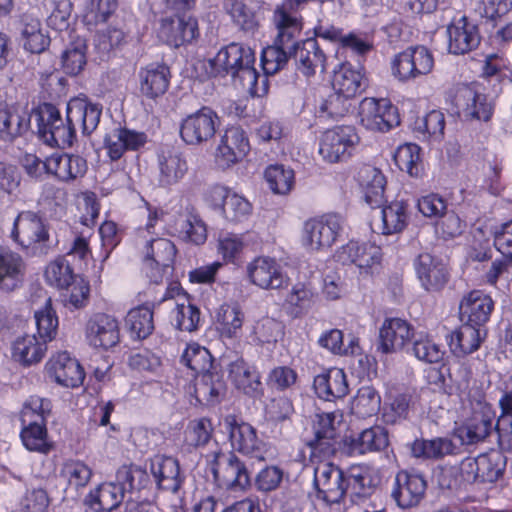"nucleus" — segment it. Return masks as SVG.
<instances>
[{
    "instance_id": "nucleus-18",
    "label": "nucleus",
    "mask_w": 512,
    "mask_h": 512,
    "mask_svg": "<svg viewBox=\"0 0 512 512\" xmlns=\"http://www.w3.org/2000/svg\"><path fill=\"white\" fill-rule=\"evenodd\" d=\"M249 281L264 290L282 289L289 285V277L276 259L258 256L246 266Z\"/></svg>"
},
{
    "instance_id": "nucleus-20",
    "label": "nucleus",
    "mask_w": 512,
    "mask_h": 512,
    "mask_svg": "<svg viewBox=\"0 0 512 512\" xmlns=\"http://www.w3.org/2000/svg\"><path fill=\"white\" fill-rule=\"evenodd\" d=\"M85 335L90 346L107 350L119 343V323L111 315L97 313L88 320Z\"/></svg>"
},
{
    "instance_id": "nucleus-16",
    "label": "nucleus",
    "mask_w": 512,
    "mask_h": 512,
    "mask_svg": "<svg viewBox=\"0 0 512 512\" xmlns=\"http://www.w3.org/2000/svg\"><path fill=\"white\" fill-rule=\"evenodd\" d=\"M345 473L331 462L322 461L314 468L318 498L328 504L340 503L346 494Z\"/></svg>"
},
{
    "instance_id": "nucleus-21",
    "label": "nucleus",
    "mask_w": 512,
    "mask_h": 512,
    "mask_svg": "<svg viewBox=\"0 0 512 512\" xmlns=\"http://www.w3.org/2000/svg\"><path fill=\"white\" fill-rule=\"evenodd\" d=\"M46 370L56 383L67 388L79 387L85 378V373L76 358L66 352L53 354L46 363Z\"/></svg>"
},
{
    "instance_id": "nucleus-30",
    "label": "nucleus",
    "mask_w": 512,
    "mask_h": 512,
    "mask_svg": "<svg viewBox=\"0 0 512 512\" xmlns=\"http://www.w3.org/2000/svg\"><path fill=\"white\" fill-rule=\"evenodd\" d=\"M139 91L147 99L163 96L170 84V70L164 64L151 63L138 72Z\"/></svg>"
},
{
    "instance_id": "nucleus-11",
    "label": "nucleus",
    "mask_w": 512,
    "mask_h": 512,
    "mask_svg": "<svg viewBox=\"0 0 512 512\" xmlns=\"http://www.w3.org/2000/svg\"><path fill=\"white\" fill-rule=\"evenodd\" d=\"M434 68L432 52L423 45L408 47L391 61L392 75L400 82L428 75Z\"/></svg>"
},
{
    "instance_id": "nucleus-64",
    "label": "nucleus",
    "mask_w": 512,
    "mask_h": 512,
    "mask_svg": "<svg viewBox=\"0 0 512 512\" xmlns=\"http://www.w3.org/2000/svg\"><path fill=\"white\" fill-rule=\"evenodd\" d=\"M182 362L197 375L209 372L212 365L210 352L198 343H189L182 354Z\"/></svg>"
},
{
    "instance_id": "nucleus-52",
    "label": "nucleus",
    "mask_w": 512,
    "mask_h": 512,
    "mask_svg": "<svg viewBox=\"0 0 512 512\" xmlns=\"http://www.w3.org/2000/svg\"><path fill=\"white\" fill-rule=\"evenodd\" d=\"M394 161L401 171L407 172L412 177H420L423 173L420 147L416 144L400 145L394 154Z\"/></svg>"
},
{
    "instance_id": "nucleus-43",
    "label": "nucleus",
    "mask_w": 512,
    "mask_h": 512,
    "mask_svg": "<svg viewBox=\"0 0 512 512\" xmlns=\"http://www.w3.org/2000/svg\"><path fill=\"white\" fill-rule=\"evenodd\" d=\"M358 180L364 193L366 203L372 207H379L384 200L386 179L380 169L366 165L358 173Z\"/></svg>"
},
{
    "instance_id": "nucleus-47",
    "label": "nucleus",
    "mask_w": 512,
    "mask_h": 512,
    "mask_svg": "<svg viewBox=\"0 0 512 512\" xmlns=\"http://www.w3.org/2000/svg\"><path fill=\"white\" fill-rule=\"evenodd\" d=\"M20 439L30 452L48 455L54 450V442L49 437L47 423L21 424Z\"/></svg>"
},
{
    "instance_id": "nucleus-13",
    "label": "nucleus",
    "mask_w": 512,
    "mask_h": 512,
    "mask_svg": "<svg viewBox=\"0 0 512 512\" xmlns=\"http://www.w3.org/2000/svg\"><path fill=\"white\" fill-rule=\"evenodd\" d=\"M219 125L218 114L210 107L204 106L182 119L180 137L187 145H202L215 136Z\"/></svg>"
},
{
    "instance_id": "nucleus-32",
    "label": "nucleus",
    "mask_w": 512,
    "mask_h": 512,
    "mask_svg": "<svg viewBox=\"0 0 512 512\" xmlns=\"http://www.w3.org/2000/svg\"><path fill=\"white\" fill-rule=\"evenodd\" d=\"M297 69L306 76H312L319 69L325 71L326 56L316 39L308 38L302 42L295 39L292 56Z\"/></svg>"
},
{
    "instance_id": "nucleus-31",
    "label": "nucleus",
    "mask_w": 512,
    "mask_h": 512,
    "mask_svg": "<svg viewBox=\"0 0 512 512\" xmlns=\"http://www.w3.org/2000/svg\"><path fill=\"white\" fill-rule=\"evenodd\" d=\"M381 248L370 242L350 241L342 246L336 254L340 263L354 264L360 269L371 268L381 260Z\"/></svg>"
},
{
    "instance_id": "nucleus-49",
    "label": "nucleus",
    "mask_w": 512,
    "mask_h": 512,
    "mask_svg": "<svg viewBox=\"0 0 512 512\" xmlns=\"http://www.w3.org/2000/svg\"><path fill=\"white\" fill-rule=\"evenodd\" d=\"M229 377L234 385L247 395H256L261 390L258 371L243 358H238L229 365Z\"/></svg>"
},
{
    "instance_id": "nucleus-37",
    "label": "nucleus",
    "mask_w": 512,
    "mask_h": 512,
    "mask_svg": "<svg viewBox=\"0 0 512 512\" xmlns=\"http://www.w3.org/2000/svg\"><path fill=\"white\" fill-rule=\"evenodd\" d=\"M313 387L317 396L326 401L343 398L349 392L346 374L339 368H331L315 376Z\"/></svg>"
},
{
    "instance_id": "nucleus-5",
    "label": "nucleus",
    "mask_w": 512,
    "mask_h": 512,
    "mask_svg": "<svg viewBox=\"0 0 512 512\" xmlns=\"http://www.w3.org/2000/svg\"><path fill=\"white\" fill-rule=\"evenodd\" d=\"M208 467L220 488L243 490L250 485V473L243 461L232 451L217 448L207 454Z\"/></svg>"
},
{
    "instance_id": "nucleus-1",
    "label": "nucleus",
    "mask_w": 512,
    "mask_h": 512,
    "mask_svg": "<svg viewBox=\"0 0 512 512\" xmlns=\"http://www.w3.org/2000/svg\"><path fill=\"white\" fill-rule=\"evenodd\" d=\"M101 114V107L84 97L72 98L67 103L65 119L55 106L45 104L38 114V135L51 147L65 148L75 139L76 124H80L84 135H90L97 128Z\"/></svg>"
},
{
    "instance_id": "nucleus-56",
    "label": "nucleus",
    "mask_w": 512,
    "mask_h": 512,
    "mask_svg": "<svg viewBox=\"0 0 512 512\" xmlns=\"http://www.w3.org/2000/svg\"><path fill=\"white\" fill-rule=\"evenodd\" d=\"M86 41L77 37L62 53V68L66 74L77 75L86 65Z\"/></svg>"
},
{
    "instance_id": "nucleus-15",
    "label": "nucleus",
    "mask_w": 512,
    "mask_h": 512,
    "mask_svg": "<svg viewBox=\"0 0 512 512\" xmlns=\"http://www.w3.org/2000/svg\"><path fill=\"white\" fill-rule=\"evenodd\" d=\"M174 299V307L171 311V318L174 326L180 331L193 332L200 324V310L194 305L186 292L178 285L168 287L163 295L155 300L158 304Z\"/></svg>"
},
{
    "instance_id": "nucleus-6",
    "label": "nucleus",
    "mask_w": 512,
    "mask_h": 512,
    "mask_svg": "<svg viewBox=\"0 0 512 512\" xmlns=\"http://www.w3.org/2000/svg\"><path fill=\"white\" fill-rule=\"evenodd\" d=\"M505 466V457L497 450L466 457L454 468L456 483H493L502 476Z\"/></svg>"
},
{
    "instance_id": "nucleus-10",
    "label": "nucleus",
    "mask_w": 512,
    "mask_h": 512,
    "mask_svg": "<svg viewBox=\"0 0 512 512\" xmlns=\"http://www.w3.org/2000/svg\"><path fill=\"white\" fill-rule=\"evenodd\" d=\"M220 425L228 435L231 447L239 453L264 460L266 445L257 436L256 429L233 414L223 417Z\"/></svg>"
},
{
    "instance_id": "nucleus-53",
    "label": "nucleus",
    "mask_w": 512,
    "mask_h": 512,
    "mask_svg": "<svg viewBox=\"0 0 512 512\" xmlns=\"http://www.w3.org/2000/svg\"><path fill=\"white\" fill-rule=\"evenodd\" d=\"M407 353L415 356L419 361L429 364L441 362L445 354L441 345L426 334H419L414 339L412 346L407 348Z\"/></svg>"
},
{
    "instance_id": "nucleus-40",
    "label": "nucleus",
    "mask_w": 512,
    "mask_h": 512,
    "mask_svg": "<svg viewBox=\"0 0 512 512\" xmlns=\"http://www.w3.org/2000/svg\"><path fill=\"white\" fill-rule=\"evenodd\" d=\"M389 444L388 432L382 426H372L351 435L347 446L351 454L363 455L384 450Z\"/></svg>"
},
{
    "instance_id": "nucleus-60",
    "label": "nucleus",
    "mask_w": 512,
    "mask_h": 512,
    "mask_svg": "<svg viewBox=\"0 0 512 512\" xmlns=\"http://www.w3.org/2000/svg\"><path fill=\"white\" fill-rule=\"evenodd\" d=\"M414 129L424 139L440 141L444 136L445 116L439 110H432L415 121Z\"/></svg>"
},
{
    "instance_id": "nucleus-42",
    "label": "nucleus",
    "mask_w": 512,
    "mask_h": 512,
    "mask_svg": "<svg viewBox=\"0 0 512 512\" xmlns=\"http://www.w3.org/2000/svg\"><path fill=\"white\" fill-rule=\"evenodd\" d=\"M123 488L113 482L102 483L85 497L84 503L94 512H111L124 500Z\"/></svg>"
},
{
    "instance_id": "nucleus-59",
    "label": "nucleus",
    "mask_w": 512,
    "mask_h": 512,
    "mask_svg": "<svg viewBox=\"0 0 512 512\" xmlns=\"http://www.w3.org/2000/svg\"><path fill=\"white\" fill-rule=\"evenodd\" d=\"M382 233L393 234L402 231L407 224L406 206L395 201L381 210Z\"/></svg>"
},
{
    "instance_id": "nucleus-26",
    "label": "nucleus",
    "mask_w": 512,
    "mask_h": 512,
    "mask_svg": "<svg viewBox=\"0 0 512 512\" xmlns=\"http://www.w3.org/2000/svg\"><path fill=\"white\" fill-rule=\"evenodd\" d=\"M157 167V181L161 187L179 183L189 169L185 155L176 148L161 149L157 155Z\"/></svg>"
},
{
    "instance_id": "nucleus-7",
    "label": "nucleus",
    "mask_w": 512,
    "mask_h": 512,
    "mask_svg": "<svg viewBox=\"0 0 512 512\" xmlns=\"http://www.w3.org/2000/svg\"><path fill=\"white\" fill-rule=\"evenodd\" d=\"M142 241V272L151 283L160 284L173 271L176 247L172 241L162 237Z\"/></svg>"
},
{
    "instance_id": "nucleus-55",
    "label": "nucleus",
    "mask_w": 512,
    "mask_h": 512,
    "mask_svg": "<svg viewBox=\"0 0 512 512\" xmlns=\"http://www.w3.org/2000/svg\"><path fill=\"white\" fill-rule=\"evenodd\" d=\"M52 411L51 401L37 395L30 396L24 403L21 413V424L47 423Z\"/></svg>"
},
{
    "instance_id": "nucleus-61",
    "label": "nucleus",
    "mask_w": 512,
    "mask_h": 512,
    "mask_svg": "<svg viewBox=\"0 0 512 512\" xmlns=\"http://www.w3.org/2000/svg\"><path fill=\"white\" fill-rule=\"evenodd\" d=\"M61 475L66 479L68 488L79 490L87 486L93 472L83 461L70 459L64 462Z\"/></svg>"
},
{
    "instance_id": "nucleus-41",
    "label": "nucleus",
    "mask_w": 512,
    "mask_h": 512,
    "mask_svg": "<svg viewBox=\"0 0 512 512\" xmlns=\"http://www.w3.org/2000/svg\"><path fill=\"white\" fill-rule=\"evenodd\" d=\"M30 126V119L17 107L0 103V141L12 143Z\"/></svg>"
},
{
    "instance_id": "nucleus-33",
    "label": "nucleus",
    "mask_w": 512,
    "mask_h": 512,
    "mask_svg": "<svg viewBox=\"0 0 512 512\" xmlns=\"http://www.w3.org/2000/svg\"><path fill=\"white\" fill-rule=\"evenodd\" d=\"M147 142V135L144 132L130 130L127 128H116L108 133L104 139L107 155L112 161L119 160L125 151H136Z\"/></svg>"
},
{
    "instance_id": "nucleus-62",
    "label": "nucleus",
    "mask_w": 512,
    "mask_h": 512,
    "mask_svg": "<svg viewBox=\"0 0 512 512\" xmlns=\"http://www.w3.org/2000/svg\"><path fill=\"white\" fill-rule=\"evenodd\" d=\"M283 334L280 322L270 317L256 321L251 328L250 337L255 344L275 343Z\"/></svg>"
},
{
    "instance_id": "nucleus-46",
    "label": "nucleus",
    "mask_w": 512,
    "mask_h": 512,
    "mask_svg": "<svg viewBox=\"0 0 512 512\" xmlns=\"http://www.w3.org/2000/svg\"><path fill=\"white\" fill-rule=\"evenodd\" d=\"M332 87L334 91L353 98L364 89L363 74L350 63H342L334 70Z\"/></svg>"
},
{
    "instance_id": "nucleus-35",
    "label": "nucleus",
    "mask_w": 512,
    "mask_h": 512,
    "mask_svg": "<svg viewBox=\"0 0 512 512\" xmlns=\"http://www.w3.org/2000/svg\"><path fill=\"white\" fill-rule=\"evenodd\" d=\"M87 171L86 160L73 154H53L47 158V173L62 182H72L82 178Z\"/></svg>"
},
{
    "instance_id": "nucleus-58",
    "label": "nucleus",
    "mask_w": 512,
    "mask_h": 512,
    "mask_svg": "<svg viewBox=\"0 0 512 512\" xmlns=\"http://www.w3.org/2000/svg\"><path fill=\"white\" fill-rule=\"evenodd\" d=\"M265 179L273 193L286 195L294 186V171L284 165H270L265 170Z\"/></svg>"
},
{
    "instance_id": "nucleus-39",
    "label": "nucleus",
    "mask_w": 512,
    "mask_h": 512,
    "mask_svg": "<svg viewBox=\"0 0 512 512\" xmlns=\"http://www.w3.org/2000/svg\"><path fill=\"white\" fill-rule=\"evenodd\" d=\"M85 210L86 215L81 217V224L86 228L81 231L77 227L73 228L74 238L67 253L82 261L86 260L91 254L88 239L91 236V227L95 224L99 215V208L94 200L87 199L85 201Z\"/></svg>"
},
{
    "instance_id": "nucleus-4",
    "label": "nucleus",
    "mask_w": 512,
    "mask_h": 512,
    "mask_svg": "<svg viewBox=\"0 0 512 512\" xmlns=\"http://www.w3.org/2000/svg\"><path fill=\"white\" fill-rule=\"evenodd\" d=\"M359 144L360 136L354 126L337 125L321 134L318 153L325 163H344L356 154Z\"/></svg>"
},
{
    "instance_id": "nucleus-19",
    "label": "nucleus",
    "mask_w": 512,
    "mask_h": 512,
    "mask_svg": "<svg viewBox=\"0 0 512 512\" xmlns=\"http://www.w3.org/2000/svg\"><path fill=\"white\" fill-rule=\"evenodd\" d=\"M11 238L23 248L48 240L49 234L42 217L30 210L20 212L14 220Z\"/></svg>"
},
{
    "instance_id": "nucleus-57",
    "label": "nucleus",
    "mask_w": 512,
    "mask_h": 512,
    "mask_svg": "<svg viewBox=\"0 0 512 512\" xmlns=\"http://www.w3.org/2000/svg\"><path fill=\"white\" fill-rule=\"evenodd\" d=\"M126 324L137 338L145 339L154 330L153 312L146 306L133 308L127 314Z\"/></svg>"
},
{
    "instance_id": "nucleus-24",
    "label": "nucleus",
    "mask_w": 512,
    "mask_h": 512,
    "mask_svg": "<svg viewBox=\"0 0 512 512\" xmlns=\"http://www.w3.org/2000/svg\"><path fill=\"white\" fill-rule=\"evenodd\" d=\"M223 10L245 34L254 35L260 25L261 0H223Z\"/></svg>"
},
{
    "instance_id": "nucleus-28",
    "label": "nucleus",
    "mask_w": 512,
    "mask_h": 512,
    "mask_svg": "<svg viewBox=\"0 0 512 512\" xmlns=\"http://www.w3.org/2000/svg\"><path fill=\"white\" fill-rule=\"evenodd\" d=\"M414 336L412 325L401 318L386 319L379 331L378 349L383 353H394L406 348Z\"/></svg>"
},
{
    "instance_id": "nucleus-9",
    "label": "nucleus",
    "mask_w": 512,
    "mask_h": 512,
    "mask_svg": "<svg viewBox=\"0 0 512 512\" xmlns=\"http://www.w3.org/2000/svg\"><path fill=\"white\" fill-rule=\"evenodd\" d=\"M496 414L484 400L470 402V414L456 429V435L462 444L472 445L484 441L492 432Z\"/></svg>"
},
{
    "instance_id": "nucleus-63",
    "label": "nucleus",
    "mask_w": 512,
    "mask_h": 512,
    "mask_svg": "<svg viewBox=\"0 0 512 512\" xmlns=\"http://www.w3.org/2000/svg\"><path fill=\"white\" fill-rule=\"evenodd\" d=\"M245 234L221 232L217 239V252L225 263H234L245 246Z\"/></svg>"
},
{
    "instance_id": "nucleus-44",
    "label": "nucleus",
    "mask_w": 512,
    "mask_h": 512,
    "mask_svg": "<svg viewBox=\"0 0 512 512\" xmlns=\"http://www.w3.org/2000/svg\"><path fill=\"white\" fill-rule=\"evenodd\" d=\"M245 314L237 303H225L216 313V328L224 339H236L240 336Z\"/></svg>"
},
{
    "instance_id": "nucleus-27",
    "label": "nucleus",
    "mask_w": 512,
    "mask_h": 512,
    "mask_svg": "<svg viewBox=\"0 0 512 512\" xmlns=\"http://www.w3.org/2000/svg\"><path fill=\"white\" fill-rule=\"evenodd\" d=\"M448 51L451 54L463 55L475 49L480 43V35L475 24L466 16L454 19L447 26Z\"/></svg>"
},
{
    "instance_id": "nucleus-38",
    "label": "nucleus",
    "mask_w": 512,
    "mask_h": 512,
    "mask_svg": "<svg viewBox=\"0 0 512 512\" xmlns=\"http://www.w3.org/2000/svg\"><path fill=\"white\" fill-rule=\"evenodd\" d=\"M486 336L487 328L462 322L461 326L451 334L448 344L455 356L463 357L477 351Z\"/></svg>"
},
{
    "instance_id": "nucleus-3",
    "label": "nucleus",
    "mask_w": 512,
    "mask_h": 512,
    "mask_svg": "<svg viewBox=\"0 0 512 512\" xmlns=\"http://www.w3.org/2000/svg\"><path fill=\"white\" fill-rule=\"evenodd\" d=\"M273 23L277 29V35L273 45L262 50L261 64L264 75L262 79H267L268 75H274L282 70L288 59L292 56V49L295 46V39L298 38L303 29L301 18L295 13L289 12L285 7H277L273 14Z\"/></svg>"
},
{
    "instance_id": "nucleus-54",
    "label": "nucleus",
    "mask_w": 512,
    "mask_h": 512,
    "mask_svg": "<svg viewBox=\"0 0 512 512\" xmlns=\"http://www.w3.org/2000/svg\"><path fill=\"white\" fill-rule=\"evenodd\" d=\"M381 397L371 386L361 387L351 404V411L359 418L376 415L380 410Z\"/></svg>"
},
{
    "instance_id": "nucleus-25",
    "label": "nucleus",
    "mask_w": 512,
    "mask_h": 512,
    "mask_svg": "<svg viewBox=\"0 0 512 512\" xmlns=\"http://www.w3.org/2000/svg\"><path fill=\"white\" fill-rule=\"evenodd\" d=\"M199 34L197 20L187 15L162 19L158 37L169 46L180 47L192 42Z\"/></svg>"
},
{
    "instance_id": "nucleus-22",
    "label": "nucleus",
    "mask_w": 512,
    "mask_h": 512,
    "mask_svg": "<svg viewBox=\"0 0 512 512\" xmlns=\"http://www.w3.org/2000/svg\"><path fill=\"white\" fill-rule=\"evenodd\" d=\"M494 309L491 296L481 290H472L460 301L459 314L461 322L486 328Z\"/></svg>"
},
{
    "instance_id": "nucleus-51",
    "label": "nucleus",
    "mask_w": 512,
    "mask_h": 512,
    "mask_svg": "<svg viewBox=\"0 0 512 512\" xmlns=\"http://www.w3.org/2000/svg\"><path fill=\"white\" fill-rule=\"evenodd\" d=\"M453 441L446 437L431 440H415L411 446V453L417 458L440 459L455 452Z\"/></svg>"
},
{
    "instance_id": "nucleus-36",
    "label": "nucleus",
    "mask_w": 512,
    "mask_h": 512,
    "mask_svg": "<svg viewBox=\"0 0 512 512\" xmlns=\"http://www.w3.org/2000/svg\"><path fill=\"white\" fill-rule=\"evenodd\" d=\"M47 351V342L35 334L17 337L12 343V359L21 366L30 367L39 363Z\"/></svg>"
},
{
    "instance_id": "nucleus-45",
    "label": "nucleus",
    "mask_w": 512,
    "mask_h": 512,
    "mask_svg": "<svg viewBox=\"0 0 512 512\" xmlns=\"http://www.w3.org/2000/svg\"><path fill=\"white\" fill-rule=\"evenodd\" d=\"M346 493H350L353 501H358L372 495L375 483L372 470L365 465L352 466L345 475Z\"/></svg>"
},
{
    "instance_id": "nucleus-17",
    "label": "nucleus",
    "mask_w": 512,
    "mask_h": 512,
    "mask_svg": "<svg viewBox=\"0 0 512 512\" xmlns=\"http://www.w3.org/2000/svg\"><path fill=\"white\" fill-rule=\"evenodd\" d=\"M250 151L249 139L239 126L227 127L220 136L215 160L219 167L227 169L242 161Z\"/></svg>"
},
{
    "instance_id": "nucleus-29",
    "label": "nucleus",
    "mask_w": 512,
    "mask_h": 512,
    "mask_svg": "<svg viewBox=\"0 0 512 512\" xmlns=\"http://www.w3.org/2000/svg\"><path fill=\"white\" fill-rule=\"evenodd\" d=\"M149 470L161 490L177 493L185 480L178 460L171 456L155 455L150 460Z\"/></svg>"
},
{
    "instance_id": "nucleus-12",
    "label": "nucleus",
    "mask_w": 512,
    "mask_h": 512,
    "mask_svg": "<svg viewBox=\"0 0 512 512\" xmlns=\"http://www.w3.org/2000/svg\"><path fill=\"white\" fill-rule=\"evenodd\" d=\"M358 116L360 124L373 132L385 133L400 123L397 108L387 98L362 99Z\"/></svg>"
},
{
    "instance_id": "nucleus-50",
    "label": "nucleus",
    "mask_w": 512,
    "mask_h": 512,
    "mask_svg": "<svg viewBox=\"0 0 512 512\" xmlns=\"http://www.w3.org/2000/svg\"><path fill=\"white\" fill-rule=\"evenodd\" d=\"M225 391V385L219 377L207 372L196 377L194 395L198 403L214 405L219 402L220 396Z\"/></svg>"
},
{
    "instance_id": "nucleus-34",
    "label": "nucleus",
    "mask_w": 512,
    "mask_h": 512,
    "mask_svg": "<svg viewBox=\"0 0 512 512\" xmlns=\"http://www.w3.org/2000/svg\"><path fill=\"white\" fill-rule=\"evenodd\" d=\"M414 266L425 290L437 291L447 283L448 274L445 265L431 254H420L415 260Z\"/></svg>"
},
{
    "instance_id": "nucleus-2",
    "label": "nucleus",
    "mask_w": 512,
    "mask_h": 512,
    "mask_svg": "<svg viewBox=\"0 0 512 512\" xmlns=\"http://www.w3.org/2000/svg\"><path fill=\"white\" fill-rule=\"evenodd\" d=\"M255 60V52L249 46L232 42L208 60L206 69L211 76L230 74L240 81L243 89L250 95L261 97L268 92V79L263 77L262 84L259 85Z\"/></svg>"
},
{
    "instance_id": "nucleus-14",
    "label": "nucleus",
    "mask_w": 512,
    "mask_h": 512,
    "mask_svg": "<svg viewBox=\"0 0 512 512\" xmlns=\"http://www.w3.org/2000/svg\"><path fill=\"white\" fill-rule=\"evenodd\" d=\"M342 421L340 411L326 412L316 415L314 424L315 437L309 442L312 457H329L338 448L337 426Z\"/></svg>"
},
{
    "instance_id": "nucleus-48",
    "label": "nucleus",
    "mask_w": 512,
    "mask_h": 512,
    "mask_svg": "<svg viewBox=\"0 0 512 512\" xmlns=\"http://www.w3.org/2000/svg\"><path fill=\"white\" fill-rule=\"evenodd\" d=\"M25 265L22 257L12 251H0V290L12 291L22 281Z\"/></svg>"
},
{
    "instance_id": "nucleus-23",
    "label": "nucleus",
    "mask_w": 512,
    "mask_h": 512,
    "mask_svg": "<svg viewBox=\"0 0 512 512\" xmlns=\"http://www.w3.org/2000/svg\"><path fill=\"white\" fill-rule=\"evenodd\" d=\"M426 488L427 483L423 476L400 471L395 476L391 496L399 507L411 508L421 502Z\"/></svg>"
},
{
    "instance_id": "nucleus-8",
    "label": "nucleus",
    "mask_w": 512,
    "mask_h": 512,
    "mask_svg": "<svg viewBox=\"0 0 512 512\" xmlns=\"http://www.w3.org/2000/svg\"><path fill=\"white\" fill-rule=\"evenodd\" d=\"M344 225V217L337 213L309 219L303 226L302 244L311 251L330 248L343 231Z\"/></svg>"
}]
</instances>
